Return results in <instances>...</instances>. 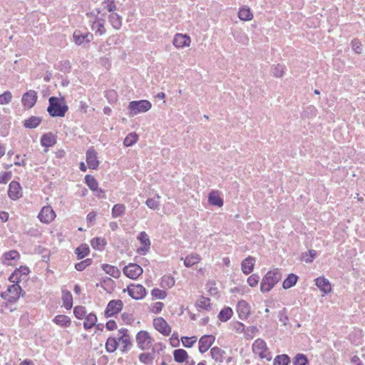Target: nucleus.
I'll return each mask as SVG.
<instances>
[{
  "label": "nucleus",
  "instance_id": "obj_1",
  "mask_svg": "<svg viewBox=\"0 0 365 365\" xmlns=\"http://www.w3.org/2000/svg\"><path fill=\"white\" fill-rule=\"evenodd\" d=\"M282 278V273L278 269L269 271L262 278L260 284L262 292H269Z\"/></svg>",
  "mask_w": 365,
  "mask_h": 365
},
{
  "label": "nucleus",
  "instance_id": "obj_2",
  "mask_svg": "<svg viewBox=\"0 0 365 365\" xmlns=\"http://www.w3.org/2000/svg\"><path fill=\"white\" fill-rule=\"evenodd\" d=\"M49 106L47 111L52 117H63L68 110V107L66 105L63 98L56 97H51L48 100Z\"/></svg>",
  "mask_w": 365,
  "mask_h": 365
},
{
  "label": "nucleus",
  "instance_id": "obj_3",
  "mask_svg": "<svg viewBox=\"0 0 365 365\" xmlns=\"http://www.w3.org/2000/svg\"><path fill=\"white\" fill-rule=\"evenodd\" d=\"M151 107L152 104L149 101H133L130 102L128 105L129 115L134 116L140 113L147 112L151 108Z\"/></svg>",
  "mask_w": 365,
  "mask_h": 365
},
{
  "label": "nucleus",
  "instance_id": "obj_4",
  "mask_svg": "<svg viewBox=\"0 0 365 365\" xmlns=\"http://www.w3.org/2000/svg\"><path fill=\"white\" fill-rule=\"evenodd\" d=\"M135 339L138 346L141 350H148L153 346V339L147 331H140Z\"/></svg>",
  "mask_w": 365,
  "mask_h": 365
},
{
  "label": "nucleus",
  "instance_id": "obj_5",
  "mask_svg": "<svg viewBox=\"0 0 365 365\" xmlns=\"http://www.w3.org/2000/svg\"><path fill=\"white\" fill-rule=\"evenodd\" d=\"M21 288L18 284L9 286L6 292L1 293V297L9 302H15L19 298Z\"/></svg>",
  "mask_w": 365,
  "mask_h": 365
},
{
  "label": "nucleus",
  "instance_id": "obj_6",
  "mask_svg": "<svg viewBox=\"0 0 365 365\" xmlns=\"http://www.w3.org/2000/svg\"><path fill=\"white\" fill-rule=\"evenodd\" d=\"M126 291L130 297L136 300L142 299L146 295L145 288L139 284L129 285L126 289H123V292Z\"/></svg>",
  "mask_w": 365,
  "mask_h": 365
},
{
  "label": "nucleus",
  "instance_id": "obj_7",
  "mask_svg": "<svg viewBox=\"0 0 365 365\" xmlns=\"http://www.w3.org/2000/svg\"><path fill=\"white\" fill-rule=\"evenodd\" d=\"M252 350L255 354L259 355L262 359L266 358L268 360L271 359L269 354L267 352V344L265 341L261 339L255 341L252 345Z\"/></svg>",
  "mask_w": 365,
  "mask_h": 365
},
{
  "label": "nucleus",
  "instance_id": "obj_8",
  "mask_svg": "<svg viewBox=\"0 0 365 365\" xmlns=\"http://www.w3.org/2000/svg\"><path fill=\"white\" fill-rule=\"evenodd\" d=\"M153 327L164 336H169L171 334V327L163 317L155 318Z\"/></svg>",
  "mask_w": 365,
  "mask_h": 365
},
{
  "label": "nucleus",
  "instance_id": "obj_9",
  "mask_svg": "<svg viewBox=\"0 0 365 365\" xmlns=\"http://www.w3.org/2000/svg\"><path fill=\"white\" fill-rule=\"evenodd\" d=\"M143 268L137 264L130 263L123 268V273L129 278L137 279L142 273Z\"/></svg>",
  "mask_w": 365,
  "mask_h": 365
},
{
  "label": "nucleus",
  "instance_id": "obj_10",
  "mask_svg": "<svg viewBox=\"0 0 365 365\" xmlns=\"http://www.w3.org/2000/svg\"><path fill=\"white\" fill-rule=\"evenodd\" d=\"M123 307V303L121 300H111L108 302L106 309V315L109 317L119 313Z\"/></svg>",
  "mask_w": 365,
  "mask_h": 365
},
{
  "label": "nucleus",
  "instance_id": "obj_11",
  "mask_svg": "<svg viewBox=\"0 0 365 365\" xmlns=\"http://www.w3.org/2000/svg\"><path fill=\"white\" fill-rule=\"evenodd\" d=\"M38 217L41 222L48 224L54 220L56 214L51 207L45 206L41 209Z\"/></svg>",
  "mask_w": 365,
  "mask_h": 365
},
{
  "label": "nucleus",
  "instance_id": "obj_12",
  "mask_svg": "<svg viewBox=\"0 0 365 365\" xmlns=\"http://www.w3.org/2000/svg\"><path fill=\"white\" fill-rule=\"evenodd\" d=\"M215 337L212 335H204L199 340V351L206 352L215 342Z\"/></svg>",
  "mask_w": 365,
  "mask_h": 365
},
{
  "label": "nucleus",
  "instance_id": "obj_13",
  "mask_svg": "<svg viewBox=\"0 0 365 365\" xmlns=\"http://www.w3.org/2000/svg\"><path fill=\"white\" fill-rule=\"evenodd\" d=\"M191 39L186 34H177L173 39V43L178 48H182L190 46Z\"/></svg>",
  "mask_w": 365,
  "mask_h": 365
},
{
  "label": "nucleus",
  "instance_id": "obj_14",
  "mask_svg": "<svg viewBox=\"0 0 365 365\" xmlns=\"http://www.w3.org/2000/svg\"><path fill=\"white\" fill-rule=\"evenodd\" d=\"M37 100V93L33 90H30L25 93L22 97V103L28 108H32Z\"/></svg>",
  "mask_w": 365,
  "mask_h": 365
},
{
  "label": "nucleus",
  "instance_id": "obj_15",
  "mask_svg": "<svg viewBox=\"0 0 365 365\" xmlns=\"http://www.w3.org/2000/svg\"><path fill=\"white\" fill-rule=\"evenodd\" d=\"M86 162L90 169H96L99 165V161L97 158V153L93 148H90L86 152Z\"/></svg>",
  "mask_w": 365,
  "mask_h": 365
},
{
  "label": "nucleus",
  "instance_id": "obj_16",
  "mask_svg": "<svg viewBox=\"0 0 365 365\" xmlns=\"http://www.w3.org/2000/svg\"><path fill=\"white\" fill-rule=\"evenodd\" d=\"M237 311L239 317L241 319H245L250 314L251 308L247 302L241 300L237 304Z\"/></svg>",
  "mask_w": 365,
  "mask_h": 365
},
{
  "label": "nucleus",
  "instance_id": "obj_17",
  "mask_svg": "<svg viewBox=\"0 0 365 365\" xmlns=\"http://www.w3.org/2000/svg\"><path fill=\"white\" fill-rule=\"evenodd\" d=\"M9 197L12 200H17L21 197V187L20 184L16 181H12L9 184L8 190Z\"/></svg>",
  "mask_w": 365,
  "mask_h": 365
},
{
  "label": "nucleus",
  "instance_id": "obj_18",
  "mask_svg": "<svg viewBox=\"0 0 365 365\" xmlns=\"http://www.w3.org/2000/svg\"><path fill=\"white\" fill-rule=\"evenodd\" d=\"M316 286L324 294L331 292V286L329 281L324 277H319L315 279Z\"/></svg>",
  "mask_w": 365,
  "mask_h": 365
},
{
  "label": "nucleus",
  "instance_id": "obj_19",
  "mask_svg": "<svg viewBox=\"0 0 365 365\" xmlns=\"http://www.w3.org/2000/svg\"><path fill=\"white\" fill-rule=\"evenodd\" d=\"M73 41L77 45H81L84 42H90L93 40V34L87 33L82 34L79 31H75L73 35Z\"/></svg>",
  "mask_w": 365,
  "mask_h": 365
},
{
  "label": "nucleus",
  "instance_id": "obj_20",
  "mask_svg": "<svg viewBox=\"0 0 365 365\" xmlns=\"http://www.w3.org/2000/svg\"><path fill=\"white\" fill-rule=\"evenodd\" d=\"M255 263V259L251 256L243 259L241 264L243 273L245 274H250L253 271Z\"/></svg>",
  "mask_w": 365,
  "mask_h": 365
},
{
  "label": "nucleus",
  "instance_id": "obj_21",
  "mask_svg": "<svg viewBox=\"0 0 365 365\" xmlns=\"http://www.w3.org/2000/svg\"><path fill=\"white\" fill-rule=\"evenodd\" d=\"M85 180L89 188L96 192L97 196L100 197V194L103 193V190L98 188V183L93 176L87 175Z\"/></svg>",
  "mask_w": 365,
  "mask_h": 365
},
{
  "label": "nucleus",
  "instance_id": "obj_22",
  "mask_svg": "<svg viewBox=\"0 0 365 365\" xmlns=\"http://www.w3.org/2000/svg\"><path fill=\"white\" fill-rule=\"evenodd\" d=\"M208 202L210 205L221 207L223 205V200L220 197L218 191L212 190L208 196Z\"/></svg>",
  "mask_w": 365,
  "mask_h": 365
},
{
  "label": "nucleus",
  "instance_id": "obj_23",
  "mask_svg": "<svg viewBox=\"0 0 365 365\" xmlns=\"http://www.w3.org/2000/svg\"><path fill=\"white\" fill-rule=\"evenodd\" d=\"M29 272V267L26 266H21L19 269H16L9 277V280L15 282L19 280L22 275L26 276Z\"/></svg>",
  "mask_w": 365,
  "mask_h": 365
},
{
  "label": "nucleus",
  "instance_id": "obj_24",
  "mask_svg": "<svg viewBox=\"0 0 365 365\" xmlns=\"http://www.w3.org/2000/svg\"><path fill=\"white\" fill-rule=\"evenodd\" d=\"M181 260H184V264L185 267H190L200 262L201 257L198 254L192 253L187 256L185 259L182 257Z\"/></svg>",
  "mask_w": 365,
  "mask_h": 365
},
{
  "label": "nucleus",
  "instance_id": "obj_25",
  "mask_svg": "<svg viewBox=\"0 0 365 365\" xmlns=\"http://www.w3.org/2000/svg\"><path fill=\"white\" fill-rule=\"evenodd\" d=\"M108 20L113 29L119 30L122 26V18L117 13H112L108 16Z\"/></svg>",
  "mask_w": 365,
  "mask_h": 365
},
{
  "label": "nucleus",
  "instance_id": "obj_26",
  "mask_svg": "<svg viewBox=\"0 0 365 365\" xmlns=\"http://www.w3.org/2000/svg\"><path fill=\"white\" fill-rule=\"evenodd\" d=\"M20 258L19 253L16 250H11L9 252H7L4 253V255L2 257V263L4 264L9 265V261L10 260H16L19 259Z\"/></svg>",
  "mask_w": 365,
  "mask_h": 365
},
{
  "label": "nucleus",
  "instance_id": "obj_27",
  "mask_svg": "<svg viewBox=\"0 0 365 365\" xmlns=\"http://www.w3.org/2000/svg\"><path fill=\"white\" fill-rule=\"evenodd\" d=\"M53 322L63 327H68L71 324L70 317L66 315H57L54 317Z\"/></svg>",
  "mask_w": 365,
  "mask_h": 365
},
{
  "label": "nucleus",
  "instance_id": "obj_28",
  "mask_svg": "<svg viewBox=\"0 0 365 365\" xmlns=\"http://www.w3.org/2000/svg\"><path fill=\"white\" fill-rule=\"evenodd\" d=\"M173 356L175 361L180 363L185 361L186 364H189V361L187 360V354L184 349H179L175 350Z\"/></svg>",
  "mask_w": 365,
  "mask_h": 365
},
{
  "label": "nucleus",
  "instance_id": "obj_29",
  "mask_svg": "<svg viewBox=\"0 0 365 365\" xmlns=\"http://www.w3.org/2000/svg\"><path fill=\"white\" fill-rule=\"evenodd\" d=\"M41 145L44 147H51L53 145L56 140L55 136L51 133L43 135L41 140Z\"/></svg>",
  "mask_w": 365,
  "mask_h": 365
},
{
  "label": "nucleus",
  "instance_id": "obj_30",
  "mask_svg": "<svg viewBox=\"0 0 365 365\" xmlns=\"http://www.w3.org/2000/svg\"><path fill=\"white\" fill-rule=\"evenodd\" d=\"M210 354L212 358L217 362H222L223 360V355L225 351L222 350L219 347L215 346L211 349Z\"/></svg>",
  "mask_w": 365,
  "mask_h": 365
},
{
  "label": "nucleus",
  "instance_id": "obj_31",
  "mask_svg": "<svg viewBox=\"0 0 365 365\" xmlns=\"http://www.w3.org/2000/svg\"><path fill=\"white\" fill-rule=\"evenodd\" d=\"M91 245L95 250H103L106 245V240L103 237H95L91 241Z\"/></svg>",
  "mask_w": 365,
  "mask_h": 365
},
{
  "label": "nucleus",
  "instance_id": "obj_32",
  "mask_svg": "<svg viewBox=\"0 0 365 365\" xmlns=\"http://www.w3.org/2000/svg\"><path fill=\"white\" fill-rule=\"evenodd\" d=\"M298 277L294 274H290L288 277L284 280L282 286L283 288L287 289L289 288L294 286L297 282Z\"/></svg>",
  "mask_w": 365,
  "mask_h": 365
},
{
  "label": "nucleus",
  "instance_id": "obj_33",
  "mask_svg": "<svg viewBox=\"0 0 365 365\" xmlns=\"http://www.w3.org/2000/svg\"><path fill=\"white\" fill-rule=\"evenodd\" d=\"M125 212V206L123 204H115L112 208V217L117 218L124 215Z\"/></svg>",
  "mask_w": 365,
  "mask_h": 365
},
{
  "label": "nucleus",
  "instance_id": "obj_34",
  "mask_svg": "<svg viewBox=\"0 0 365 365\" xmlns=\"http://www.w3.org/2000/svg\"><path fill=\"white\" fill-rule=\"evenodd\" d=\"M96 322L97 317L96 314L90 313L86 317V319L83 323V327L86 329H89L96 324Z\"/></svg>",
  "mask_w": 365,
  "mask_h": 365
},
{
  "label": "nucleus",
  "instance_id": "obj_35",
  "mask_svg": "<svg viewBox=\"0 0 365 365\" xmlns=\"http://www.w3.org/2000/svg\"><path fill=\"white\" fill-rule=\"evenodd\" d=\"M102 268L106 272V273L115 278H118L120 274L119 269L114 266L110 264H103Z\"/></svg>",
  "mask_w": 365,
  "mask_h": 365
},
{
  "label": "nucleus",
  "instance_id": "obj_36",
  "mask_svg": "<svg viewBox=\"0 0 365 365\" xmlns=\"http://www.w3.org/2000/svg\"><path fill=\"white\" fill-rule=\"evenodd\" d=\"M119 342L118 341V339L110 337L107 339L106 344V349L108 352H114L118 347Z\"/></svg>",
  "mask_w": 365,
  "mask_h": 365
},
{
  "label": "nucleus",
  "instance_id": "obj_37",
  "mask_svg": "<svg viewBox=\"0 0 365 365\" xmlns=\"http://www.w3.org/2000/svg\"><path fill=\"white\" fill-rule=\"evenodd\" d=\"M232 315V310L230 307L224 308L218 314V318L222 322H227Z\"/></svg>",
  "mask_w": 365,
  "mask_h": 365
},
{
  "label": "nucleus",
  "instance_id": "obj_38",
  "mask_svg": "<svg viewBox=\"0 0 365 365\" xmlns=\"http://www.w3.org/2000/svg\"><path fill=\"white\" fill-rule=\"evenodd\" d=\"M62 300L66 309H71L73 306V297L70 292H63Z\"/></svg>",
  "mask_w": 365,
  "mask_h": 365
},
{
  "label": "nucleus",
  "instance_id": "obj_39",
  "mask_svg": "<svg viewBox=\"0 0 365 365\" xmlns=\"http://www.w3.org/2000/svg\"><path fill=\"white\" fill-rule=\"evenodd\" d=\"M138 140V136L135 133H129L123 140V144L126 147L134 145Z\"/></svg>",
  "mask_w": 365,
  "mask_h": 365
},
{
  "label": "nucleus",
  "instance_id": "obj_40",
  "mask_svg": "<svg viewBox=\"0 0 365 365\" xmlns=\"http://www.w3.org/2000/svg\"><path fill=\"white\" fill-rule=\"evenodd\" d=\"M41 119L38 117L32 116L24 122V126L29 128H36L41 123Z\"/></svg>",
  "mask_w": 365,
  "mask_h": 365
},
{
  "label": "nucleus",
  "instance_id": "obj_41",
  "mask_svg": "<svg viewBox=\"0 0 365 365\" xmlns=\"http://www.w3.org/2000/svg\"><path fill=\"white\" fill-rule=\"evenodd\" d=\"M238 16L242 21H250L253 16L249 8H242L238 12Z\"/></svg>",
  "mask_w": 365,
  "mask_h": 365
},
{
  "label": "nucleus",
  "instance_id": "obj_42",
  "mask_svg": "<svg viewBox=\"0 0 365 365\" xmlns=\"http://www.w3.org/2000/svg\"><path fill=\"white\" fill-rule=\"evenodd\" d=\"M120 333L121 334V335L117 338L118 341L119 342V344H123V351H125L127 346L130 344V337L128 334H126L125 331L124 329L120 331Z\"/></svg>",
  "mask_w": 365,
  "mask_h": 365
},
{
  "label": "nucleus",
  "instance_id": "obj_43",
  "mask_svg": "<svg viewBox=\"0 0 365 365\" xmlns=\"http://www.w3.org/2000/svg\"><path fill=\"white\" fill-rule=\"evenodd\" d=\"M175 281L174 277L170 275H165L162 277L161 286L163 287L171 288L175 285Z\"/></svg>",
  "mask_w": 365,
  "mask_h": 365
},
{
  "label": "nucleus",
  "instance_id": "obj_44",
  "mask_svg": "<svg viewBox=\"0 0 365 365\" xmlns=\"http://www.w3.org/2000/svg\"><path fill=\"white\" fill-rule=\"evenodd\" d=\"M290 359L287 354L278 355L274 359V365H288Z\"/></svg>",
  "mask_w": 365,
  "mask_h": 365
},
{
  "label": "nucleus",
  "instance_id": "obj_45",
  "mask_svg": "<svg viewBox=\"0 0 365 365\" xmlns=\"http://www.w3.org/2000/svg\"><path fill=\"white\" fill-rule=\"evenodd\" d=\"M89 253V247L86 244L81 245L76 249V254L78 257L82 259Z\"/></svg>",
  "mask_w": 365,
  "mask_h": 365
},
{
  "label": "nucleus",
  "instance_id": "obj_46",
  "mask_svg": "<svg viewBox=\"0 0 365 365\" xmlns=\"http://www.w3.org/2000/svg\"><path fill=\"white\" fill-rule=\"evenodd\" d=\"M210 300L209 298L201 297L196 302V305L198 307L202 308L206 310H209L211 308Z\"/></svg>",
  "mask_w": 365,
  "mask_h": 365
},
{
  "label": "nucleus",
  "instance_id": "obj_47",
  "mask_svg": "<svg viewBox=\"0 0 365 365\" xmlns=\"http://www.w3.org/2000/svg\"><path fill=\"white\" fill-rule=\"evenodd\" d=\"M103 9L110 14L116 10V6L114 0H106L103 2Z\"/></svg>",
  "mask_w": 365,
  "mask_h": 365
},
{
  "label": "nucleus",
  "instance_id": "obj_48",
  "mask_svg": "<svg viewBox=\"0 0 365 365\" xmlns=\"http://www.w3.org/2000/svg\"><path fill=\"white\" fill-rule=\"evenodd\" d=\"M307 358L304 354H297L294 359L293 364L294 365H307Z\"/></svg>",
  "mask_w": 365,
  "mask_h": 365
},
{
  "label": "nucleus",
  "instance_id": "obj_49",
  "mask_svg": "<svg viewBox=\"0 0 365 365\" xmlns=\"http://www.w3.org/2000/svg\"><path fill=\"white\" fill-rule=\"evenodd\" d=\"M272 73L276 78H282L284 74V66L281 64L274 66L272 68Z\"/></svg>",
  "mask_w": 365,
  "mask_h": 365
},
{
  "label": "nucleus",
  "instance_id": "obj_50",
  "mask_svg": "<svg viewBox=\"0 0 365 365\" xmlns=\"http://www.w3.org/2000/svg\"><path fill=\"white\" fill-rule=\"evenodd\" d=\"M12 100V94L10 91H5L0 95V104H9Z\"/></svg>",
  "mask_w": 365,
  "mask_h": 365
},
{
  "label": "nucleus",
  "instance_id": "obj_51",
  "mask_svg": "<svg viewBox=\"0 0 365 365\" xmlns=\"http://www.w3.org/2000/svg\"><path fill=\"white\" fill-rule=\"evenodd\" d=\"M138 240H140L142 245L147 246L146 248H150V241L145 232H141L138 236Z\"/></svg>",
  "mask_w": 365,
  "mask_h": 365
},
{
  "label": "nucleus",
  "instance_id": "obj_52",
  "mask_svg": "<svg viewBox=\"0 0 365 365\" xmlns=\"http://www.w3.org/2000/svg\"><path fill=\"white\" fill-rule=\"evenodd\" d=\"M352 50L357 54H361L362 53L363 48L361 43L359 40L355 38L351 42Z\"/></svg>",
  "mask_w": 365,
  "mask_h": 365
},
{
  "label": "nucleus",
  "instance_id": "obj_53",
  "mask_svg": "<svg viewBox=\"0 0 365 365\" xmlns=\"http://www.w3.org/2000/svg\"><path fill=\"white\" fill-rule=\"evenodd\" d=\"M73 313L76 318L83 319L86 314V309L83 306H77L74 308Z\"/></svg>",
  "mask_w": 365,
  "mask_h": 365
},
{
  "label": "nucleus",
  "instance_id": "obj_54",
  "mask_svg": "<svg viewBox=\"0 0 365 365\" xmlns=\"http://www.w3.org/2000/svg\"><path fill=\"white\" fill-rule=\"evenodd\" d=\"M181 341H182V343L184 346L191 347L197 341V337L196 336H192V337L183 336V337H182Z\"/></svg>",
  "mask_w": 365,
  "mask_h": 365
},
{
  "label": "nucleus",
  "instance_id": "obj_55",
  "mask_svg": "<svg viewBox=\"0 0 365 365\" xmlns=\"http://www.w3.org/2000/svg\"><path fill=\"white\" fill-rule=\"evenodd\" d=\"M92 29L96 31V34L99 35H103L106 32L105 26L94 21L92 24Z\"/></svg>",
  "mask_w": 365,
  "mask_h": 365
},
{
  "label": "nucleus",
  "instance_id": "obj_56",
  "mask_svg": "<svg viewBox=\"0 0 365 365\" xmlns=\"http://www.w3.org/2000/svg\"><path fill=\"white\" fill-rule=\"evenodd\" d=\"M151 294L153 297L158 299H163L167 296V293L165 291L157 288L153 289L152 290Z\"/></svg>",
  "mask_w": 365,
  "mask_h": 365
},
{
  "label": "nucleus",
  "instance_id": "obj_57",
  "mask_svg": "<svg viewBox=\"0 0 365 365\" xmlns=\"http://www.w3.org/2000/svg\"><path fill=\"white\" fill-rule=\"evenodd\" d=\"M146 205L152 210H157L160 206V201L155 198H148L145 202Z\"/></svg>",
  "mask_w": 365,
  "mask_h": 365
},
{
  "label": "nucleus",
  "instance_id": "obj_58",
  "mask_svg": "<svg viewBox=\"0 0 365 365\" xmlns=\"http://www.w3.org/2000/svg\"><path fill=\"white\" fill-rule=\"evenodd\" d=\"M163 307L164 304L163 302H157L150 305V309L151 312L158 314L162 311Z\"/></svg>",
  "mask_w": 365,
  "mask_h": 365
},
{
  "label": "nucleus",
  "instance_id": "obj_59",
  "mask_svg": "<svg viewBox=\"0 0 365 365\" xmlns=\"http://www.w3.org/2000/svg\"><path fill=\"white\" fill-rule=\"evenodd\" d=\"M259 277L257 274H253L247 279V283L252 287H255L259 282Z\"/></svg>",
  "mask_w": 365,
  "mask_h": 365
},
{
  "label": "nucleus",
  "instance_id": "obj_60",
  "mask_svg": "<svg viewBox=\"0 0 365 365\" xmlns=\"http://www.w3.org/2000/svg\"><path fill=\"white\" fill-rule=\"evenodd\" d=\"M139 360L144 364H148L152 361L153 357L148 353H142L139 356Z\"/></svg>",
  "mask_w": 365,
  "mask_h": 365
},
{
  "label": "nucleus",
  "instance_id": "obj_61",
  "mask_svg": "<svg viewBox=\"0 0 365 365\" xmlns=\"http://www.w3.org/2000/svg\"><path fill=\"white\" fill-rule=\"evenodd\" d=\"M317 255V252L314 250H311L308 253H306L304 256L306 262H312Z\"/></svg>",
  "mask_w": 365,
  "mask_h": 365
},
{
  "label": "nucleus",
  "instance_id": "obj_62",
  "mask_svg": "<svg viewBox=\"0 0 365 365\" xmlns=\"http://www.w3.org/2000/svg\"><path fill=\"white\" fill-rule=\"evenodd\" d=\"M96 213L95 212H91L88 214L86 220L88 222L93 225V222L96 220Z\"/></svg>",
  "mask_w": 365,
  "mask_h": 365
},
{
  "label": "nucleus",
  "instance_id": "obj_63",
  "mask_svg": "<svg viewBox=\"0 0 365 365\" xmlns=\"http://www.w3.org/2000/svg\"><path fill=\"white\" fill-rule=\"evenodd\" d=\"M256 331H257V327H251L247 329V332H246V335L247 336V337L252 338L254 334Z\"/></svg>",
  "mask_w": 365,
  "mask_h": 365
},
{
  "label": "nucleus",
  "instance_id": "obj_64",
  "mask_svg": "<svg viewBox=\"0 0 365 365\" xmlns=\"http://www.w3.org/2000/svg\"><path fill=\"white\" fill-rule=\"evenodd\" d=\"M106 327L108 330H114L116 329L117 325L115 321L110 320L106 323Z\"/></svg>",
  "mask_w": 365,
  "mask_h": 365
}]
</instances>
